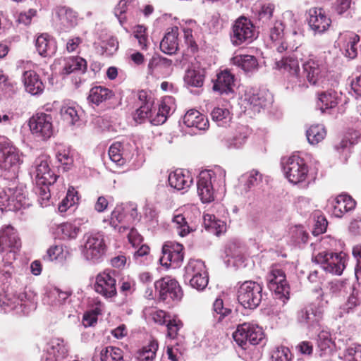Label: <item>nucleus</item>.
Instances as JSON below:
<instances>
[{"mask_svg":"<svg viewBox=\"0 0 361 361\" xmlns=\"http://www.w3.org/2000/svg\"><path fill=\"white\" fill-rule=\"evenodd\" d=\"M178 29L173 27L170 31H168L160 42V49L161 51L166 54H173L178 50Z\"/></svg>","mask_w":361,"mask_h":361,"instance_id":"obj_32","label":"nucleus"},{"mask_svg":"<svg viewBox=\"0 0 361 361\" xmlns=\"http://www.w3.org/2000/svg\"><path fill=\"white\" fill-rule=\"evenodd\" d=\"M85 244L82 255L86 260L92 263L101 261L106 251V245L102 233L87 234L84 236Z\"/></svg>","mask_w":361,"mask_h":361,"instance_id":"obj_12","label":"nucleus"},{"mask_svg":"<svg viewBox=\"0 0 361 361\" xmlns=\"http://www.w3.org/2000/svg\"><path fill=\"white\" fill-rule=\"evenodd\" d=\"M361 304V295L358 290L353 288L352 293L348 297L347 301L341 307L342 313H350L360 306Z\"/></svg>","mask_w":361,"mask_h":361,"instance_id":"obj_55","label":"nucleus"},{"mask_svg":"<svg viewBox=\"0 0 361 361\" xmlns=\"http://www.w3.org/2000/svg\"><path fill=\"white\" fill-rule=\"evenodd\" d=\"M72 292L70 290L63 291L58 288H54L49 294V304L54 308H60L69 303Z\"/></svg>","mask_w":361,"mask_h":361,"instance_id":"obj_39","label":"nucleus"},{"mask_svg":"<svg viewBox=\"0 0 361 361\" xmlns=\"http://www.w3.org/2000/svg\"><path fill=\"white\" fill-rule=\"evenodd\" d=\"M295 54H291L288 56H283L276 62V66L279 69L288 72L291 76L293 82L295 83L298 82V86H300V80L298 78L300 66L297 56L298 47L295 48Z\"/></svg>","mask_w":361,"mask_h":361,"instance_id":"obj_24","label":"nucleus"},{"mask_svg":"<svg viewBox=\"0 0 361 361\" xmlns=\"http://www.w3.org/2000/svg\"><path fill=\"white\" fill-rule=\"evenodd\" d=\"M22 81L25 91L31 95H40L44 90L45 85L40 76L35 71H23Z\"/></svg>","mask_w":361,"mask_h":361,"instance_id":"obj_22","label":"nucleus"},{"mask_svg":"<svg viewBox=\"0 0 361 361\" xmlns=\"http://www.w3.org/2000/svg\"><path fill=\"white\" fill-rule=\"evenodd\" d=\"M183 122L188 128L206 130L209 128V121L199 111L192 109L188 110L183 117Z\"/></svg>","mask_w":361,"mask_h":361,"instance_id":"obj_27","label":"nucleus"},{"mask_svg":"<svg viewBox=\"0 0 361 361\" xmlns=\"http://www.w3.org/2000/svg\"><path fill=\"white\" fill-rule=\"evenodd\" d=\"M168 181L171 188L181 190L190 188L192 178L182 171L176 170L169 174Z\"/></svg>","mask_w":361,"mask_h":361,"instance_id":"obj_37","label":"nucleus"},{"mask_svg":"<svg viewBox=\"0 0 361 361\" xmlns=\"http://www.w3.org/2000/svg\"><path fill=\"white\" fill-rule=\"evenodd\" d=\"M52 184L35 185L34 191L38 195V202L42 207L49 205L51 197L49 186Z\"/></svg>","mask_w":361,"mask_h":361,"instance_id":"obj_57","label":"nucleus"},{"mask_svg":"<svg viewBox=\"0 0 361 361\" xmlns=\"http://www.w3.org/2000/svg\"><path fill=\"white\" fill-rule=\"evenodd\" d=\"M233 336L239 346L246 349L248 344L252 345L259 344L264 338V333L258 325L245 322L238 326Z\"/></svg>","mask_w":361,"mask_h":361,"instance_id":"obj_8","label":"nucleus"},{"mask_svg":"<svg viewBox=\"0 0 361 361\" xmlns=\"http://www.w3.org/2000/svg\"><path fill=\"white\" fill-rule=\"evenodd\" d=\"M175 109L174 98L171 96L164 97L159 105L156 115L150 121L151 123L154 126L164 123Z\"/></svg>","mask_w":361,"mask_h":361,"instance_id":"obj_25","label":"nucleus"},{"mask_svg":"<svg viewBox=\"0 0 361 361\" xmlns=\"http://www.w3.org/2000/svg\"><path fill=\"white\" fill-rule=\"evenodd\" d=\"M285 177L293 185L307 187L309 181V166L305 160L298 155L293 154L282 160Z\"/></svg>","mask_w":361,"mask_h":361,"instance_id":"obj_3","label":"nucleus"},{"mask_svg":"<svg viewBox=\"0 0 361 361\" xmlns=\"http://www.w3.org/2000/svg\"><path fill=\"white\" fill-rule=\"evenodd\" d=\"M172 222L180 236L185 237L190 233L191 229L183 214H178L175 215L172 219Z\"/></svg>","mask_w":361,"mask_h":361,"instance_id":"obj_61","label":"nucleus"},{"mask_svg":"<svg viewBox=\"0 0 361 361\" xmlns=\"http://www.w3.org/2000/svg\"><path fill=\"white\" fill-rule=\"evenodd\" d=\"M184 258L183 252L169 254V255H162L159 259L160 263L163 266H172L176 268L180 266Z\"/></svg>","mask_w":361,"mask_h":361,"instance_id":"obj_62","label":"nucleus"},{"mask_svg":"<svg viewBox=\"0 0 361 361\" xmlns=\"http://www.w3.org/2000/svg\"><path fill=\"white\" fill-rule=\"evenodd\" d=\"M100 360L101 361H125L123 350L113 346H107L102 350Z\"/></svg>","mask_w":361,"mask_h":361,"instance_id":"obj_52","label":"nucleus"},{"mask_svg":"<svg viewBox=\"0 0 361 361\" xmlns=\"http://www.w3.org/2000/svg\"><path fill=\"white\" fill-rule=\"evenodd\" d=\"M153 101H147L144 104H140V106L135 111L133 114V118L135 122L142 123L147 118L150 120L154 117L152 116V107Z\"/></svg>","mask_w":361,"mask_h":361,"instance_id":"obj_53","label":"nucleus"},{"mask_svg":"<svg viewBox=\"0 0 361 361\" xmlns=\"http://www.w3.org/2000/svg\"><path fill=\"white\" fill-rule=\"evenodd\" d=\"M154 288L159 293L161 300L165 301L168 299L180 300L183 292L178 281L170 276H166L154 283Z\"/></svg>","mask_w":361,"mask_h":361,"instance_id":"obj_19","label":"nucleus"},{"mask_svg":"<svg viewBox=\"0 0 361 361\" xmlns=\"http://www.w3.org/2000/svg\"><path fill=\"white\" fill-rule=\"evenodd\" d=\"M313 262L326 273L340 276L345 268V254L323 251L314 255Z\"/></svg>","mask_w":361,"mask_h":361,"instance_id":"obj_7","label":"nucleus"},{"mask_svg":"<svg viewBox=\"0 0 361 361\" xmlns=\"http://www.w3.org/2000/svg\"><path fill=\"white\" fill-rule=\"evenodd\" d=\"M80 223L78 221L66 222L60 224L57 228V232L61 235L63 240H71L77 238L80 232Z\"/></svg>","mask_w":361,"mask_h":361,"instance_id":"obj_41","label":"nucleus"},{"mask_svg":"<svg viewBox=\"0 0 361 361\" xmlns=\"http://www.w3.org/2000/svg\"><path fill=\"white\" fill-rule=\"evenodd\" d=\"M31 205L25 186L20 185L15 188H8L0 192V206L8 211H18Z\"/></svg>","mask_w":361,"mask_h":361,"instance_id":"obj_4","label":"nucleus"},{"mask_svg":"<svg viewBox=\"0 0 361 361\" xmlns=\"http://www.w3.org/2000/svg\"><path fill=\"white\" fill-rule=\"evenodd\" d=\"M114 97V92L105 87L95 86L90 89L87 101L90 104L99 106Z\"/></svg>","mask_w":361,"mask_h":361,"instance_id":"obj_30","label":"nucleus"},{"mask_svg":"<svg viewBox=\"0 0 361 361\" xmlns=\"http://www.w3.org/2000/svg\"><path fill=\"white\" fill-rule=\"evenodd\" d=\"M249 135V130L245 126L238 128L235 135L225 140V146L228 149L240 148L245 142Z\"/></svg>","mask_w":361,"mask_h":361,"instance_id":"obj_40","label":"nucleus"},{"mask_svg":"<svg viewBox=\"0 0 361 361\" xmlns=\"http://www.w3.org/2000/svg\"><path fill=\"white\" fill-rule=\"evenodd\" d=\"M326 135V129L322 124L312 125L306 131L308 142L312 145H315L322 141Z\"/></svg>","mask_w":361,"mask_h":361,"instance_id":"obj_46","label":"nucleus"},{"mask_svg":"<svg viewBox=\"0 0 361 361\" xmlns=\"http://www.w3.org/2000/svg\"><path fill=\"white\" fill-rule=\"evenodd\" d=\"M234 75L229 71L224 70L217 74V78L214 82L213 90L220 94H228L233 92L234 85Z\"/></svg>","mask_w":361,"mask_h":361,"instance_id":"obj_28","label":"nucleus"},{"mask_svg":"<svg viewBox=\"0 0 361 361\" xmlns=\"http://www.w3.org/2000/svg\"><path fill=\"white\" fill-rule=\"evenodd\" d=\"M65 63L62 74L69 75L73 73H84L87 70L86 61L80 56H71L64 59Z\"/></svg>","mask_w":361,"mask_h":361,"instance_id":"obj_36","label":"nucleus"},{"mask_svg":"<svg viewBox=\"0 0 361 361\" xmlns=\"http://www.w3.org/2000/svg\"><path fill=\"white\" fill-rule=\"evenodd\" d=\"M355 201L346 194H341L332 200H329L327 204L328 212L335 217L341 218L345 213L350 212L355 207Z\"/></svg>","mask_w":361,"mask_h":361,"instance_id":"obj_20","label":"nucleus"},{"mask_svg":"<svg viewBox=\"0 0 361 361\" xmlns=\"http://www.w3.org/2000/svg\"><path fill=\"white\" fill-rule=\"evenodd\" d=\"M22 162L18 149L7 137L0 136V167L8 170Z\"/></svg>","mask_w":361,"mask_h":361,"instance_id":"obj_14","label":"nucleus"},{"mask_svg":"<svg viewBox=\"0 0 361 361\" xmlns=\"http://www.w3.org/2000/svg\"><path fill=\"white\" fill-rule=\"evenodd\" d=\"M159 345L157 341H151L147 345L142 347L137 351L138 361H154Z\"/></svg>","mask_w":361,"mask_h":361,"instance_id":"obj_49","label":"nucleus"},{"mask_svg":"<svg viewBox=\"0 0 361 361\" xmlns=\"http://www.w3.org/2000/svg\"><path fill=\"white\" fill-rule=\"evenodd\" d=\"M267 281L269 290L285 303L289 299L290 286L283 270L276 265L271 267Z\"/></svg>","mask_w":361,"mask_h":361,"instance_id":"obj_10","label":"nucleus"},{"mask_svg":"<svg viewBox=\"0 0 361 361\" xmlns=\"http://www.w3.org/2000/svg\"><path fill=\"white\" fill-rule=\"evenodd\" d=\"M35 46L39 54L42 56H50L56 50L55 41L47 34H42L37 37Z\"/></svg>","mask_w":361,"mask_h":361,"instance_id":"obj_33","label":"nucleus"},{"mask_svg":"<svg viewBox=\"0 0 361 361\" xmlns=\"http://www.w3.org/2000/svg\"><path fill=\"white\" fill-rule=\"evenodd\" d=\"M58 17L62 31L66 32L78 24V15L71 8H61L58 11Z\"/></svg>","mask_w":361,"mask_h":361,"instance_id":"obj_35","label":"nucleus"},{"mask_svg":"<svg viewBox=\"0 0 361 361\" xmlns=\"http://www.w3.org/2000/svg\"><path fill=\"white\" fill-rule=\"evenodd\" d=\"M307 21L314 35H322L331 26V20L322 8L313 7L307 11Z\"/></svg>","mask_w":361,"mask_h":361,"instance_id":"obj_15","label":"nucleus"},{"mask_svg":"<svg viewBox=\"0 0 361 361\" xmlns=\"http://www.w3.org/2000/svg\"><path fill=\"white\" fill-rule=\"evenodd\" d=\"M323 316V310L314 304H309L298 314V322L307 324L309 327L317 326Z\"/></svg>","mask_w":361,"mask_h":361,"instance_id":"obj_23","label":"nucleus"},{"mask_svg":"<svg viewBox=\"0 0 361 361\" xmlns=\"http://www.w3.org/2000/svg\"><path fill=\"white\" fill-rule=\"evenodd\" d=\"M317 348L320 350V356L331 352V347L333 344L331 335L326 330L321 331L317 338Z\"/></svg>","mask_w":361,"mask_h":361,"instance_id":"obj_50","label":"nucleus"},{"mask_svg":"<svg viewBox=\"0 0 361 361\" xmlns=\"http://www.w3.org/2000/svg\"><path fill=\"white\" fill-rule=\"evenodd\" d=\"M303 73L307 81L314 86L324 87V77L326 68L314 57L310 58L302 64Z\"/></svg>","mask_w":361,"mask_h":361,"instance_id":"obj_18","label":"nucleus"},{"mask_svg":"<svg viewBox=\"0 0 361 361\" xmlns=\"http://www.w3.org/2000/svg\"><path fill=\"white\" fill-rule=\"evenodd\" d=\"M136 147L133 142L123 140L114 142L109 149L111 160L118 166H123L133 158Z\"/></svg>","mask_w":361,"mask_h":361,"instance_id":"obj_13","label":"nucleus"},{"mask_svg":"<svg viewBox=\"0 0 361 361\" xmlns=\"http://www.w3.org/2000/svg\"><path fill=\"white\" fill-rule=\"evenodd\" d=\"M344 357L348 361H361V345L354 343L348 347Z\"/></svg>","mask_w":361,"mask_h":361,"instance_id":"obj_64","label":"nucleus"},{"mask_svg":"<svg viewBox=\"0 0 361 361\" xmlns=\"http://www.w3.org/2000/svg\"><path fill=\"white\" fill-rule=\"evenodd\" d=\"M262 286L253 281H246L238 288L237 299L245 308L254 310L261 303L263 293Z\"/></svg>","mask_w":361,"mask_h":361,"instance_id":"obj_5","label":"nucleus"},{"mask_svg":"<svg viewBox=\"0 0 361 361\" xmlns=\"http://www.w3.org/2000/svg\"><path fill=\"white\" fill-rule=\"evenodd\" d=\"M184 81L188 85L196 87H201L204 82L202 71L188 68L185 72Z\"/></svg>","mask_w":361,"mask_h":361,"instance_id":"obj_51","label":"nucleus"},{"mask_svg":"<svg viewBox=\"0 0 361 361\" xmlns=\"http://www.w3.org/2000/svg\"><path fill=\"white\" fill-rule=\"evenodd\" d=\"M212 120L216 123L219 126L226 127L228 126L231 116L230 112L226 109L214 108L211 112Z\"/></svg>","mask_w":361,"mask_h":361,"instance_id":"obj_54","label":"nucleus"},{"mask_svg":"<svg viewBox=\"0 0 361 361\" xmlns=\"http://www.w3.org/2000/svg\"><path fill=\"white\" fill-rule=\"evenodd\" d=\"M204 274H208L204 262L200 259H190L185 267L183 278L197 276L200 277Z\"/></svg>","mask_w":361,"mask_h":361,"instance_id":"obj_45","label":"nucleus"},{"mask_svg":"<svg viewBox=\"0 0 361 361\" xmlns=\"http://www.w3.org/2000/svg\"><path fill=\"white\" fill-rule=\"evenodd\" d=\"M30 175L35 185L54 184L58 178L50 168V157L47 154L35 159L30 169Z\"/></svg>","mask_w":361,"mask_h":361,"instance_id":"obj_6","label":"nucleus"},{"mask_svg":"<svg viewBox=\"0 0 361 361\" xmlns=\"http://www.w3.org/2000/svg\"><path fill=\"white\" fill-rule=\"evenodd\" d=\"M204 224L206 229L214 232L216 235H219L226 231L225 222L216 219L213 214H204Z\"/></svg>","mask_w":361,"mask_h":361,"instance_id":"obj_47","label":"nucleus"},{"mask_svg":"<svg viewBox=\"0 0 361 361\" xmlns=\"http://www.w3.org/2000/svg\"><path fill=\"white\" fill-rule=\"evenodd\" d=\"M172 64V61L159 55H154L148 63V71L152 73L158 68H167Z\"/></svg>","mask_w":361,"mask_h":361,"instance_id":"obj_59","label":"nucleus"},{"mask_svg":"<svg viewBox=\"0 0 361 361\" xmlns=\"http://www.w3.org/2000/svg\"><path fill=\"white\" fill-rule=\"evenodd\" d=\"M115 275V271L109 270L97 274L94 285V290L106 299L115 297L117 294Z\"/></svg>","mask_w":361,"mask_h":361,"instance_id":"obj_16","label":"nucleus"},{"mask_svg":"<svg viewBox=\"0 0 361 361\" xmlns=\"http://www.w3.org/2000/svg\"><path fill=\"white\" fill-rule=\"evenodd\" d=\"M20 246V240L13 226L8 225L0 230V252L11 249L6 254L8 259H14L16 255L15 250H18Z\"/></svg>","mask_w":361,"mask_h":361,"instance_id":"obj_17","label":"nucleus"},{"mask_svg":"<svg viewBox=\"0 0 361 361\" xmlns=\"http://www.w3.org/2000/svg\"><path fill=\"white\" fill-rule=\"evenodd\" d=\"M59 162L64 166V169L68 170L73 163V157L68 149H59L56 154Z\"/></svg>","mask_w":361,"mask_h":361,"instance_id":"obj_63","label":"nucleus"},{"mask_svg":"<svg viewBox=\"0 0 361 361\" xmlns=\"http://www.w3.org/2000/svg\"><path fill=\"white\" fill-rule=\"evenodd\" d=\"M214 316L217 317L219 322L228 317L232 312V310L225 306L222 299L216 298L213 304Z\"/></svg>","mask_w":361,"mask_h":361,"instance_id":"obj_58","label":"nucleus"},{"mask_svg":"<svg viewBox=\"0 0 361 361\" xmlns=\"http://www.w3.org/2000/svg\"><path fill=\"white\" fill-rule=\"evenodd\" d=\"M63 120L68 125L73 126L79 122L80 116L75 106H63L61 109Z\"/></svg>","mask_w":361,"mask_h":361,"instance_id":"obj_56","label":"nucleus"},{"mask_svg":"<svg viewBox=\"0 0 361 361\" xmlns=\"http://www.w3.org/2000/svg\"><path fill=\"white\" fill-rule=\"evenodd\" d=\"M339 100V94L334 90L329 89L318 94L317 108L324 113L326 110L335 108Z\"/></svg>","mask_w":361,"mask_h":361,"instance_id":"obj_29","label":"nucleus"},{"mask_svg":"<svg viewBox=\"0 0 361 361\" xmlns=\"http://www.w3.org/2000/svg\"><path fill=\"white\" fill-rule=\"evenodd\" d=\"M245 100L253 108L254 111H259L261 109L271 104L273 99L268 91L252 88L246 91Z\"/></svg>","mask_w":361,"mask_h":361,"instance_id":"obj_21","label":"nucleus"},{"mask_svg":"<svg viewBox=\"0 0 361 361\" xmlns=\"http://www.w3.org/2000/svg\"><path fill=\"white\" fill-rule=\"evenodd\" d=\"M36 307L37 295L30 289L25 288L18 293L0 295V312L15 311L18 314H28Z\"/></svg>","mask_w":361,"mask_h":361,"instance_id":"obj_2","label":"nucleus"},{"mask_svg":"<svg viewBox=\"0 0 361 361\" xmlns=\"http://www.w3.org/2000/svg\"><path fill=\"white\" fill-rule=\"evenodd\" d=\"M360 42L359 35L355 33H349L345 36V41L343 45L344 54L346 57L353 59L357 55V44Z\"/></svg>","mask_w":361,"mask_h":361,"instance_id":"obj_48","label":"nucleus"},{"mask_svg":"<svg viewBox=\"0 0 361 361\" xmlns=\"http://www.w3.org/2000/svg\"><path fill=\"white\" fill-rule=\"evenodd\" d=\"M226 171L220 166L212 170H205L200 173L197 182V194L203 203L214 200L216 187L223 190L225 187Z\"/></svg>","mask_w":361,"mask_h":361,"instance_id":"obj_1","label":"nucleus"},{"mask_svg":"<svg viewBox=\"0 0 361 361\" xmlns=\"http://www.w3.org/2000/svg\"><path fill=\"white\" fill-rule=\"evenodd\" d=\"M293 355L288 348L277 346L271 353V361H291Z\"/></svg>","mask_w":361,"mask_h":361,"instance_id":"obj_60","label":"nucleus"},{"mask_svg":"<svg viewBox=\"0 0 361 361\" xmlns=\"http://www.w3.org/2000/svg\"><path fill=\"white\" fill-rule=\"evenodd\" d=\"M68 347L63 339L56 338L48 344L46 361H63L68 356Z\"/></svg>","mask_w":361,"mask_h":361,"instance_id":"obj_26","label":"nucleus"},{"mask_svg":"<svg viewBox=\"0 0 361 361\" xmlns=\"http://www.w3.org/2000/svg\"><path fill=\"white\" fill-rule=\"evenodd\" d=\"M231 63L241 68L245 73H253L257 70V59L251 55H236L231 59Z\"/></svg>","mask_w":361,"mask_h":361,"instance_id":"obj_34","label":"nucleus"},{"mask_svg":"<svg viewBox=\"0 0 361 361\" xmlns=\"http://www.w3.org/2000/svg\"><path fill=\"white\" fill-rule=\"evenodd\" d=\"M109 224L114 229L118 230L119 233H123L129 228V226L127 225L126 210L123 207L121 206L115 207L111 212Z\"/></svg>","mask_w":361,"mask_h":361,"instance_id":"obj_38","label":"nucleus"},{"mask_svg":"<svg viewBox=\"0 0 361 361\" xmlns=\"http://www.w3.org/2000/svg\"><path fill=\"white\" fill-rule=\"evenodd\" d=\"M255 39V26L245 17L238 18L233 24L230 32L231 42L233 46L250 44Z\"/></svg>","mask_w":361,"mask_h":361,"instance_id":"obj_9","label":"nucleus"},{"mask_svg":"<svg viewBox=\"0 0 361 361\" xmlns=\"http://www.w3.org/2000/svg\"><path fill=\"white\" fill-rule=\"evenodd\" d=\"M285 26L283 22L277 18L261 28L264 36L268 37L273 42L283 39Z\"/></svg>","mask_w":361,"mask_h":361,"instance_id":"obj_31","label":"nucleus"},{"mask_svg":"<svg viewBox=\"0 0 361 361\" xmlns=\"http://www.w3.org/2000/svg\"><path fill=\"white\" fill-rule=\"evenodd\" d=\"M274 8V5L272 4H265L261 6L257 11V24L259 28L263 27L276 19L273 15Z\"/></svg>","mask_w":361,"mask_h":361,"instance_id":"obj_42","label":"nucleus"},{"mask_svg":"<svg viewBox=\"0 0 361 361\" xmlns=\"http://www.w3.org/2000/svg\"><path fill=\"white\" fill-rule=\"evenodd\" d=\"M240 181L243 183L244 190L248 192L259 185L262 182V174L257 170H252L242 175Z\"/></svg>","mask_w":361,"mask_h":361,"instance_id":"obj_44","label":"nucleus"},{"mask_svg":"<svg viewBox=\"0 0 361 361\" xmlns=\"http://www.w3.org/2000/svg\"><path fill=\"white\" fill-rule=\"evenodd\" d=\"M29 127L35 138L46 141L54 134L52 116L43 112L37 113L30 118Z\"/></svg>","mask_w":361,"mask_h":361,"instance_id":"obj_11","label":"nucleus"},{"mask_svg":"<svg viewBox=\"0 0 361 361\" xmlns=\"http://www.w3.org/2000/svg\"><path fill=\"white\" fill-rule=\"evenodd\" d=\"M71 257V250L67 246L54 245L47 250V257L51 261L56 260L63 263Z\"/></svg>","mask_w":361,"mask_h":361,"instance_id":"obj_43","label":"nucleus"}]
</instances>
